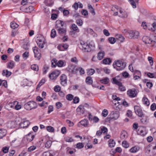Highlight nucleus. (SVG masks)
<instances>
[{"label": "nucleus", "instance_id": "f257e3e1", "mask_svg": "<svg viewBox=\"0 0 156 156\" xmlns=\"http://www.w3.org/2000/svg\"><path fill=\"white\" fill-rule=\"evenodd\" d=\"M79 47L84 52H90L92 49H94L95 45L92 41L88 44L82 40H80Z\"/></svg>", "mask_w": 156, "mask_h": 156}, {"label": "nucleus", "instance_id": "f03ea898", "mask_svg": "<svg viewBox=\"0 0 156 156\" xmlns=\"http://www.w3.org/2000/svg\"><path fill=\"white\" fill-rule=\"evenodd\" d=\"M113 66L117 70H121L125 67L126 64L122 60H117L114 62Z\"/></svg>", "mask_w": 156, "mask_h": 156}, {"label": "nucleus", "instance_id": "7ed1b4c3", "mask_svg": "<svg viewBox=\"0 0 156 156\" xmlns=\"http://www.w3.org/2000/svg\"><path fill=\"white\" fill-rule=\"evenodd\" d=\"M146 153L151 155H154L156 154V145L152 146L151 144H149L146 147L145 149Z\"/></svg>", "mask_w": 156, "mask_h": 156}, {"label": "nucleus", "instance_id": "20e7f679", "mask_svg": "<svg viewBox=\"0 0 156 156\" xmlns=\"http://www.w3.org/2000/svg\"><path fill=\"white\" fill-rule=\"evenodd\" d=\"M24 108L27 110H30L32 109L36 108L37 107L36 103L34 101H29L25 104Z\"/></svg>", "mask_w": 156, "mask_h": 156}, {"label": "nucleus", "instance_id": "39448f33", "mask_svg": "<svg viewBox=\"0 0 156 156\" xmlns=\"http://www.w3.org/2000/svg\"><path fill=\"white\" fill-rule=\"evenodd\" d=\"M66 69L69 72L74 74H76L78 71V67L73 65L69 66Z\"/></svg>", "mask_w": 156, "mask_h": 156}, {"label": "nucleus", "instance_id": "423d86ee", "mask_svg": "<svg viewBox=\"0 0 156 156\" xmlns=\"http://www.w3.org/2000/svg\"><path fill=\"white\" fill-rule=\"evenodd\" d=\"M128 38L130 39H137L139 38V33L137 31H131L128 33Z\"/></svg>", "mask_w": 156, "mask_h": 156}, {"label": "nucleus", "instance_id": "0eeeda50", "mask_svg": "<svg viewBox=\"0 0 156 156\" xmlns=\"http://www.w3.org/2000/svg\"><path fill=\"white\" fill-rule=\"evenodd\" d=\"M127 94L129 97L133 98L136 96L137 92L135 88H133L129 89L127 91Z\"/></svg>", "mask_w": 156, "mask_h": 156}, {"label": "nucleus", "instance_id": "6e6552de", "mask_svg": "<svg viewBox=\"0 0 156 156\" xmlns=\"http://www.w3.org/2000/svg\"><path fill=\"white\" fill-rule=\"evenodd\" d=\"M33 49L34 54L35 57L37 58L38 60H39L41 57L40 50L36 47L33 48Z\"/></svg>", "mask_w": 156, "mask_h": 156}, {"label": "nucleus", "instance_id": "1a4fd4ad", "mask_svg": "<svg viewBox=\"0 0 156 156\" xmlns=\"http://www.w3.org/2000/svg\"><path fill=\"white\" fill-rule=\"evenodd\" d=\"M135 112L139 117H141L143 115L141 109L138 106H135L134 107Z\"/></svg>", "mask_w": 156, "mask_h": 156}, {"label": "nucleus", "instance_id": "9d476101", "mask_svg": "<svg viewBox=\"0 0 156 156\" xmlns=\"http://www.w3.org/2000/svg\"><path fill=\"white\" fill-rule=\"evenodd\" d=\"M60 72L58 70H55L53 71L49 75V77L51 80L56 79L59 75Z\"/></svg>", "mask_w": 156, "mask_h": 156}, {"label": "nucleus", "instance_id": "9b49d317", "mask_svg": "<svg viewBox=\"0 0 156 156\" xmlns=\"http://www.w3.org/2000/svg\"><path fill=\"white\" fill-rule=\"evenodd\" d=\"M118 16L123 18H126L128 17V14L127 12L121 9H119Z\"/></svg>", "mask_w": 156, "mask_h": 156}, {"label": "nucleus", "instance_id": "f8f14e48", "mask_svg": "<svg viewBox=\"0 0 156 156\" xmlns=\"http://www.w3.org/2000/svg\"><path fill=\"white\" fill-rule=\"evenodd\" d=\"M61 84L65 86L67 83V76L65 74H62L60 76Z\"/></svg>", "mask_w": 156, "mask_h": 156}, {"label": "nucleus", "instance_id": "ddd939ff", "mask_svg": "<svg viewBox=\"0 0 156 156\" xmlns=\"http://www.w3.org/2000/svg\"><path fill=\"white\" fill-rule=\"evenodd\" d=\"M64 24V22L60 20H57L56 22L55 28L56 30L63 28Z\"/></svg>", "mask_w": 156, "mask_h": 156}, {"label": "nucleus", "instance_id": "4468645a", "mask_svg": "<svg viewBox=\"0 0 156 156\" xmlns=\"http://www.w3.org/2000/svg\"><path fill=\"white\" fill-rule=\"evenodd\" d=\"M30 122L28 120L23 119L22 120L20 124V126L22 128H25L27 127L29 125Z\"/></svg>", "mask_w": 156, "mask_h": 156}, {"label": "nucleus", "instance_id": "2eb2a0df", "mask_svg": "<svg viewBox=\"0 0 156 156\" xmlns=\"http://www.w3.org/2000/svg\"><path fill=\"white\" fill-rule=\"evenodd\" d=\"M36 42L38 46L41 48L44 47V45L46 43L45 40H37Z\"/></svg>", "mask_w": 156, "mask_h": 156}, {"label": "nucleus", "instance_id": "dca6fc26", "mask_svg": "<svg viewBox=\"0 0 156 156\" xmlns=\"http://www.w3.org/2000/svg\"><path fill=\"white\" fill-rule=\"evenodd\" d=\"M110 116L111 117V118L113 119L116 120L119 117V114L118 112H112L110 114Z\"/></svg>", "mask_w": 156, "mask_h": 156}, {"label": "nucleus", "instance_id": "f3484780", "mask_svg": "<svg viewBox=\"0 0 156 156\" xmlns=\"http://www.w3.org/2000/svg\"><path fill=\"white\" fill-rule=\"evenodd\" d=\"M140 147L137 146H135L132 147L129 150L131 153H135L138 152L140 150Z\"/></svg>", "mask_w": 156, "mask_h": 156}, {"label": "nucleus", "instance_id": "a211bd4d", "mask_svg": "<svg viewBox=\"0 0 156 156\" xmlns=\"http://www.w3.org/2000/svg\"><path fill=\"white\" fill-rule=\"evenodd\" d=\"M69 47V45L67 44H60L58 46V48L61 51H63L64 49H66Z\"/></svg>", "mask_w": 156, "mask_h": 156}, {"label": "nucleus", "instance_id": "6ab92c4d", "mask_svg": "<svg viewBox=\"0 0 156 156\" xmlns=\"http://www.w3.org/2000/svg\"><path fill=\"white\" fill-rule=\"evenodd\" d=\"M58 33L61 35H64L66 34V31L65 28H63L57 30Z\"/></svg>", "mask_w": 156, "mask_h": 156}, {"label": "nucleus", "instance_id": "aec40b11", "mask_svg": "<svg viewBox=\"0 0 156 156\" xmlns=\"http://www.w3.org/2000/svg\"><path fill=\"white\" fill-rule=\"evenodd\" d=\"M34 137V136L32 133H30L26 136V138L28 141L30 142L33 140Z\"/></svg>", "mask_w": 156, "mask_h": 156}, {"label": "nucleus", "instance_id": "412c9836", "mask_svg": "<svg viewBox=\"0 0 156 156\" xmlns=\"http://www.w3.org/2000/svg\"><path fill=\"white\" fill-rule=\"evenodd\" d=\"M142 101L143 104L146 106H149L150 105V102L148 98L145 97L143 98Z\"/></svg>", "mask_w": 156, "mask_h": 156}, {"label": "nucleus", "instance_id": "4be33fe9", "mask_svg": "<svg viewBox=\"0 0 156 156\" xmlns=\"http://www.w3.org/2000/svg\"><path fill=\"white\" fill-rule=\"evenodd\" d=\"M105 56V52L104 51H101L98 53V58L99 60L102 59Z\"/></svg>", "mask_w": 156, "mask_h": 156}, {"label": "nucleus", "instance_id": "5701e85b", "mask_svg": "<svg viewBox=\"0 0 156 156\" xmlns=\"http://www.w3.org/2000/svg\"><path fill=\"white\" fill-rule=\"evenodd\" d=\"M78 125H80L86 127L88 125V121L86 119H84L79 122Z\"/></svg>", "mask_w": 156, "mask_h": 156}, {"label": "nucleus", "instance_id": "b1692460", "mask_svg": "<svg viewBox=\"0 0 156 156\" xmlns=\"http://www.w3.org/2000/svg\"><path fill=\"white\" fill-rule=\"evenodd\" d=\"M87 31L88 33L90 34L94 37H97V34L94 32L90 28H88L87 30Z\"/></svg>", "mask_w": 156, "mask_h": 156}, {"label": "nucleus", "instance_id": "393cba45", "mask_svg": "<svg viewBox=\"0 0 156 156\" xmlns=\"http://www.w3.org/2000/svg\"><path fill=\"white\" fill-rule=\"evenodd\" d=\"M103 64L105 65H110L111 62L112 60L110 58H107L104 59L102 60Z\"/></svg>", "mask_w": 156, "mask_h": 156}, {"label": "nucleus", "instance_id": "a878e982", "mask_svg": "<svg viewBox=\"0 0 156 156\" xmlns=\"http://www.w3.org/2000/svg\"><path fill=\"white\" fill-rule=\"evenodd\" d=\"M30 44L29 41H27L24 42L23 45V48L26 50H27L29 49Z\"/></svg>", "mask_w": 156, "mask_h": 156}, {"label": "nucleus", "instance_id": "bb28decb", "mask_svg": "<svg viewBox=\"0 0 156 156\" xmlns=\"http://www.w3.org/2000/svg\"><path fill=\"white\" fill-rule=\"evenodd\" d=\"M15 66V62L13 61H10L7 64V68L9 69H12Z\"/></svg>", "mask_w": 156, "mask_h": 156}, {"label": "nucleus", "instance_id": "cd10ccee", "mask_svg": "<svg viewBox=\"0 0 156 156\" xmlns=\"http://www.w3.org/2000/svg\"><path fill=\"white\" fill-rule=\"evenodd\" d=\"M125 38L124 37L122 36L120 34H117L115 36V38L113 37H110L108 39H124Z\"/></svg>", "mask_w": 156, "mask_h": 156}, {"label": "nucleus", "instance_id": "c85d7f7f", "mask_svg": "<svg viewBox=\"0 0 156 156\" xmlns=\"http://www.w3.org/2000/svg\"><path fill=\"white\" fill-rule=\"evenodd\" d=\"M11 72L9 71L8 70H3L2 74L3 76H5L6 77H8L10 76L11 74Z\"/></svg>", "mask_w": 156, "mask_h": 156}, {"label": "nucleus", "instance_id": "c756f323", "mask_svg": "<svg viewBox=\"0 0 156 156\" xmlns=\"http://www.w3.org/2000/svg\"><path fill=\"white\" fill-rule=\"evenodd\" d=\"M65 63L62 60H59L57 63V66L59 67H62L65 66Z\"/></svg>", "mask_w": 156, "mask_h": 156}, {"label": "nucleus", "instance_id": "7c9ffc66", "mask_svg": "<svg viewBox=\"0 0 156 156\" xmlns=\"http://www.w3.org/2000/svg\"><path fill=\"white\" fill-rule=\"evenodd\" d=\"M77 112H80V113L83 114L84 112V107L82 105L79 106L76 109Z\"/></svg>", "mask_w": 156, "mask_h": 156}, {"label": "nucleus", "instance_id": "2f4dec72", "mask_svg": "<svg viewBox=\"0 0 156 156\" xmlns=\"http://www.w3.org/2000/svg\"><path fill=\"white\" fill-rule=\"evenodd\" d=\"M155 40V41H154L153 40H144V41H143V42L145 44H151L154 43H155L154 44V45L156 46V45H155L156 44V40Z\"/></svg>", "mask_w": 156, "mask_h": 156}, {"label": "nucleus", "instance_id": "473e14b6", "mask_svg": "<svg viewBox=\"0 0 156 156\" xmlns=\"http://www.w3.org/2000/svg\"><path fill=\"white\" fill-rule=\"evenodd\" d=\"M44 3L46 5L51 6L53 4V2L52 0H45Z\"/></svg>", "mask_w": 156, "mask_h": 156}, {"label": "nucleus", "instance_id": "72a5a7b5", "mask_svg": "<svg viewBox=\"0 0 156 156\" xmlns=\"http://www.w3.org/2000/svg\"><path fill=\"white\" fill-rule=\"evenodd\" d=\"M7 131L5 129H0V135L2 138L5 136L6 134Z\"/></svg>", "mask_w": 156, "mask_h": 156}, {"label": "nucleus", "instance_id": "f704fd0d", "mask_svg": "<svg viewBox=\"0 0 156 156\" xmlns=\"http://www.w3.org/2000/svg\"><path fill=\"white\" fill-rule=\"evenodd\" d=\"M10 24L11 27L13 29H15L19 26V25L14 22H11Z\"/></svg>", "mask_w": 156, "mask_h": 156}, {"label": "nucleus", "instance_id": "c9c22d12", "mask_svg": "<svg viewBox=\"0 0 156 156\" xmlns=\"http://www.w3.org/2000/svg\"><path fill=\"white\" fill-rule=\"evenodd\" d=\"M88 8L90 10V11L91 12V13L93 14L94 15H95V12L94 11V10L90 4H88Z\"/></svg>", "mask_w": 156, "mask_h": 156}, {"label": "nucleus", "instance_id": "e433bc0d", "mask_svg": "<svg viewBox=\"0 0 156 156\" xmlns=\"http://www.w3.org/2000/svg\"><path fill=\"white\" fill-rule=\"evenodd\" d=\"M108 142L109 146L111 147H113L115 145V143L113 140H109Z\"/></svg>", "mask_w": 156, "mask_h": 156}, {"label": "nucleus", "instance_id": "4c0bfd02", "mask_svg": "<svg viewBox=\"0 0 156 156\" xmlns=\"http://www.w3.org/2000/svg\"><path fill=\"white\" fill-rule=\"evenodd\" d=\"M128 136L127 133L125 131L122 132L121 135V138L122 139L126 138Z\"/></svg>", "mask_w": 156, "mask_h": 156}, {"label": "nucleus", "instance_id": "58836bf2", "mask_svg": "<svg viewBox=\"0 0 156 156\" xmlns=\"http://www.w3.org/2000/svg\"><path fill=\"white\" fill-rule=\"evenodd\" d=\"M122 146L126 148H128L129 146V144L126 141H122Z\"/></svg>", "mask_w": 156, "mask_h": 156}, {"label": "nucleus", "instance_id": "ea45409f", "mask_svg": "<svg viewBox=\"0 0 156 156\" xmlns=\"http://www.w3.org/2000/svg\"><path fill=\"white\" fill-rule=\"evenodd\" d=\"M128 2L131 5L133 8H135L136 7V4L135 2L133 0H128Z\"/></svg>", "mask_w": 156, "mask_h": 156}, {"label": "nucleus", "instance_id": "a19ab883", "mask_svg": "<svg viewBox=\"0 0 156 156\" xmlns=\"http://www.w3.org/2000/svg\"><path fill=\"white\" fill-rule=\"evenodd\" d=\"M31 68L32 70L35 71H38L39 70L38 66L36 64L32 65L31 66Z\"/></svg>", "mask_w": 156, "mask_h": 156}, {"label": "nucleus", "instance_id": "79ce46f5", "mask_svg": "<svg viewBox=\"0 0 156 156\" xmlns=\"http://www.w3.org/2000/svg\"><path fill=\"white\" fill-rule=\"evenodd\" d=\"M95 72V70L93 69H90L87 70V73L88 75H92Z\"/></svg>", "mask_w": 156, "mask_h": 156}, {"label": "nucleus", "instance_id": "37998d69", "mask_svg": "<svg viewBox=\"0 0 156 156\" xmlns=\"http://www.w3.org/2000/svg\"><path fill=\"white\" fill-rule=\"evenodd\" d=\"M36 148L37 147L36 146H31L28 148L27 151L29 152H31L35 150Z\"/></svg>", "mask_w": 156, "mask_h": 156}, {"label": "nucleus", "instance_id": "c03bdc74", "mask_svg": "<svg viewBox=\"0 0 156 156\" xmlns=\"http://www.w3.org/2000/svg\"><path fill=\"white\" fill-rule=\"evenodd\" d=\"M113 80L114 83L115 84L118 85L119 87L122 84V83L121 82H120L118 80H117L115 78H113Z\"/></svg>", "mask_w": 156, "mask_h": 156}, {"label": "nucleus", "instance_id": "a18cd8bd", "mask_svg": "<svg viewBox=\"0 0 156 156\" xmlns=\"http://www.w3.org/2000/svg\"><path fill=\"white\" fill-rule=\"evenodd\" d=\"M46 128L47 130L49 132H54V128L52 126H48L46 127Z\"/></svg>", "mask_w": 156, "mask_h": 156}, {"label": "nucleus", "instance_id": "49530a36", "mask_svg": "<svg viewBox=\"0 0 156 156\" xmlns=\"http://www.w3.org/2000/svg\"><path fill=\"white\" fill-rule=\"evenodd\" d=\"M57 60L56 59H52L51 61L52 66L53 67H55L57 66Z\"/></svg>", "mask_w": 156, "mask_h": 156}, {"label": "nucleus", "instance_id": "de8ad7c7", "mask_svg": "<svg viewBox=\"0 0 156 156\" xmlns=\"http://www.w3.org/2000/svg\"><path fill=\"white\" fill-rule=\"evenodd\" d=\"M86 83L88 84H91L92 83V80L91 77H87L86 79Z\"/></svg>", "mask_w": 156, "mask_h": 156}, {"label": "nucleus", "instance_id": "09e8293b", "mask_svg": "<svg viewBox=\"0 0 156 156\" xmlns=\"http://www.w3.org/2000/svg\"><path fill=\"white\" fill-rule=\"evenodd\" d=\"M65 140L66 142H71L73 141V140L72 137L69 136H66L65 138Z\"/></svg>", "mask_w": 156, "mask_h": 156}, {"label": "nucleus", "instance_id": "8fccbe9b", "mask_svg": "<svg viewBox=\"0 0 156 156\" xmlns=\"http://www.w3.org/2000/svg\"><path fill=\"white\" fill-rule=\"evenodd\" d=\"M72 28L74 31H77V32L79 31V30L78 29L77 26L75 24H73L72 25Z\"/></svg>", "mask_w": 156, "mask_h": 156}, {"label": "nucleus", "instance_id": "3c124183", "mask_svg": "<svg viewBox=\"0 0 156 156\" xmlns=\"http://www.w3.org/2000/svg\"><path fill=\"white\" fill-rule=\"evenodd\" d=\"M23 58L25 59H26L29 56V53L28 51H25L22 55Z\"/></svg>", "mask_w": 156, "mask_h": 156}, {"label": "nucleus", "instance_id": "603ef678", "mask_svg": "<svg viewBox=\"0 0 156 156\" xmlns=\"http://www.w3.org/2000/svg\"><path fill=\"white\" fill-rule=\"evenodd\" d=\"M100 81L101 83L104 84H107L109 81V79L108 78H105L104 79L101 80Z\"/></svg>", "mask_w": 156, "mask_h": 156}, {"label": "nucleus", "instance_id": "864d4df0", "mask_svg": "<svg viewBox=\"0 0 156 156\" xmlns=\"http://www.w3.org/2000/svg\"><path fill=\"white\" fill-rule=\"evenodd\" d=\"M56 31L54 29H53L51 31V37L54 38L56 36Z\"/></svg>", "mask_w": 156, "mask_h": 156}, {"label": "nucleus", "instance_id": "5fc2aeb1", "mask_svg": "<svg viewBox=\"0 0 156 156\" xmlns=\"http://www.w3.org/2000/svg\"><path fill=\"white\" fill-rule=\"evenodd\" d=\"M108 113V110L106 109H104L103 111L101 114L103 116L105 117L107 115Z\"/></svg>", "mask_w": 156, "mask_h": 156}, {"label": "nucleus", "instance_id": "6e6d98bb", "mask_svg": "<svg viewBox=\"0 0 156 156\" xmlns=\"http://www.w3.org/2000/svg\"><path fill=\"white\" fill-rule=\"evenodd\" d=\"M51 141H50V140L48 141L47 142H46L45 144V147L47 148H48L51 147Z\"/></svg>", "mask_w": 156, "mask_h": 156}, {"label": "nucleus", "instance_id": "4d7b16f0", "mask_svg": "<svg viewBox=\"0 0 156 156\" xmlns=\"http://www.w3.org/2000/svg\"><path fill=\"white\" fill-rule=\"evenodd\" d=\"M73 98V96L71 94H68L66 95V98L69 101L72 100Z\"/></svg>", "mask_w": 156, "mask_h": 156}, {"label": "nucleus", "instance_id": "13d9d810", "mask_svg": "<svg viewBox=\"0 0 156 156\" xmlns=\"http://www.w3.org/2000/svg\"><path fill=\"white\" fill-rule=\"evenodd\" d=\"M76 23L79 26H81L83 24V21L80 19H78L76 20Z\"/></svg>", "mask_w": 156, "mask_h": 156}, {"label": "nucleus", "instance_id": "bf43d9fd", "mask_svg": "<svg viewBox=\"0 0 156 156\" xmlns=\"http://www.w3.org/2000/svg\"><path fill=\"white\" fill-rule=\"evenodd\" d=\"M78 70L79 71L81 75L83 74L84 73V70L81 67H78Z\"/></svg>", "mask_w": 156, "mask_h": 156}, {"label": "nucleus", "instance_id": "052dcab7", "mask_svg": "<svg viewBox=\"0 0 156 156\" xmlns=\"http://www.w3.org/2000/svg\"><path fill=\"white\" fill-rule=\"evenodd\" d=\"M151 109L152 111H153L156 109V104L155 103H153L151 105Z\"/></svg>", "mask_w": 156, "mask_h": 156}, {"label": "nucleus", "instance_id": "680f3d73", "mask_svg": "<svg viewBox=\"0 0 156 156\" xmlns=\"http://www.w3.org/2000/svg\"><path fill=\"white\" fill-rule=\"evenodd\" d=\"M48 103L45 101H43V102L39 104V105L41 107L44 106L45 108H46L48 105Z\"/></svg>", "mask_w": 156, "mask_h": 156}, {"label": "nucleus", "instance_id": "e2e57ef3", "mask_svg": "<svg viewBox=\"0 0 156 156\" xmlns=\"http://www.w3.org/2000/svg\"><path fill=\"white\" fill-rule=\"evenodd\" d=\"M76 148L79 149H81L83 147V145L82 143H80L77 144H76Z\"/></svg>", "mask_w": 156, "mask_h": 156}, {"label": "nucleus", "instance_id": "0e129e2a", "mask_svg": "<svg viewBox=\"0 0 156 156\" xmlns=\"http://www.w3.org/2000/svg\"><path fill=\"white\" fill-rule=\"evenodd\" d=\"M79 101V98L78 97H75L73 99V102L75 103L76 104L78 103Z\"/></svg>", "mask_w": 156, "mask_h": 156}, {"label": "nucleus", "instance_id": "69168bd1", "mask_svg": "<svg viewBox=\"0 0 156 156\" xmlns=\"http://www.w3.org/2000/svg\"><path fill=\"white\" fill-rule=\"evenodd\" d=\"M101 132L103 133H105L107 132L108 131L106 127L104 126H103L101 128Z\"/></svg>", "mask_w": 156, "mask_h": 156}, {"label": "nucleus", "instance_id": "338daca9", "mask_svg": "<svg viewBox=\"0 0 156 156\" xmlns=\"http://www.w3.org/2000/svg\"><path fill=\"white\" fill-rule=\"evenodd\" d=\"M56 108L58 109L59 108H60L62 107V104L60 102H58L56 103L55 104Z\"/></svg>", "mask_w": 156, "mask_h": 156}, {"label": "nucleus", "instance_id": "774afa93", "mask_svg": "<svg viewBox=\"0 0 156 156\" xmlns=\"http://www.w3.org/2000/svg\"><path fill=\"white\" fill-rule=\"evenodd\" d=\"M54 90L55 92H59L60 90V87L59 86H56L54 87Z\"/></svg>", "mask_w": 156, "mask_h": 156}]
</instances>
